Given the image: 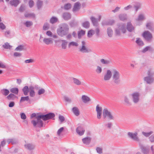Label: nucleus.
Wrapping results in <instances>:
<instances>
[{
    "instance_id": "1",
    "label": "nucleus",
    "mask_w": 154,
    "mask_h": 154,
    "mask_svg": "<svg viewBox=\"0 0 154 154\" xmlns=\"http://www.w3.org/2000/svg\"><path fill=\"white\" fill-rule=\"evenodd\" d=\"M69 27L66 23L62 24L57 30V33L59 36L63 37L69 33Z\"/></svg>"
},
{
    "instance_id": "2",
    "label": "nucleus",
    "mask_w": 154,
    "mask_h": 154,
    "mask_svg": "<svg viewBox=\"0 0 154 154\" xmlns=\"http://www.w3.org/2000/svg\"><path fill=\"white\" fill-rule=\"evenodd\" d=\"M112 80L113 83L116 85H119L121 83L120 74L119 71L116 69H113L112 70Z\"/></svg>"
},
{
    "instance_id": "3",
    "label": "nucleus",
    "mask_w": 154,
    "mask_h": 154,
    "mask_svg": "<svg viewBox=\"0 0 154 154\" xmlns=\"http://www.w3.org/2000/svg\"><path fill=\"white\" fill-rule=\"evenodd\" d=\"M40 115L37 116L36 117V120H32L31 121V123L33 124L34 127L39 128L45 127L43 122L41 120V119H42V118L40 117Z\"/></svg>"
},
{
    "instance_id": "4",
    "label": "nucleus",
    "mask_w": 154,
    "mask_h": 154,
    "mask_svg": "<svg viewBox=\"0 0 154 154\" xmlns=\"http://www.w3.org/2000/svg\"><path fill=\"white\" fill-rule=\"evenodd\" d=\"M147 76L144 78V81L146 84H151L153 83L154 80L153 73L149 69L147 72Z\"/></svg>"
},
{
    "instance_id": "5",
    "label": "nucleus",
    "mask_w": 154,
    "mask_h": 154,
    "mask_svg": "<svg viewBox=\"0 0 154 154\" xmlns=\"http://www.w3.org/2000/svg\"><path fill=\"white\" fill-rule=\"evenodd\" d=\"M132 101L135 104L138 103L140 101V94L138 92H135L131 95Z\"/></svg>"
},
{
    "instance_id": "6",
    "label": "nucleus",
    "mask_w": 154,
    "mask_h": 154,
    "mask_svg": "<svg viewBox=\"0 0 154 154\" xmlns=\"http://www.w3.org/2000/svg\"><path fill=\"white\" fill-rule=\"evenodd\" d=\"M86 43L85 41L82 42V46L79 48V51L82 53H88L91 51V50L85 46Z\"/></svg>"
},
{
    "instance_id": "7",
    "label": "nucleus",
    "mask_w": 154,
    "mask_h": 154,
    "mask_svg": "<svg viewBox=\"0 0 154 154\" xmlns=\"http://www.w3.org/2000/svg\"><path fill=\"white\" fill-rule=\"evenodd\" d=\"M103 116L104 119H106V117H107L110 120L114 119V117L111 114V113L108 111L107 108H105L103 109Z\"/></svg>"
},
{
    "instance_id": "8",
    "label": "nucleus",
    "mask_w": 154,
    "mask_h": 154,
    "mask_svg": "<svg viewBox=\"0 0 154 154\" xmlns=\"http://www.w3.org/2000/svg\"><path fill=\"white\" fill-rule=\"evenodd\" d=\"M40 118H42V119L45 121L52 119L54 118L55 115L54 113L50 112L45 115H40Z\"/></svg>"
},
{
    "instance_id": "9",
    "label": "nucleus",
    "mask_w": 154,
    "mask_h": 154,
    "mask_svg": "<svg viewBox=\"0 0 154 154\" xmlns=\"http://www.w3.org/2000/svg\"><path fill=\"white\" fill-rule=\"evenodd\" d=\"M142 35L145 40L147 42H150L152 38V34L148 31L144 32Z\"/></svg>"
},
{
    "instance_id": "10",
    "label": "nucleus",
    "mask_w": 154,
    "mask_h": 154,
    "mask_svg": "<svg viewBox=\"0 0 154 154\" xmlns=\"http://www.w3.org/2000/svg\"><path fill=\"white\" fill-rule=\"evenodd\" d=\"M137 135L138 133L137 132L134 133L131 132H128V135L129 137L134 141L138 142L140 141V140L137 137Z\"/></svg>"
},
{
    "instance_id": "11",
    "label": "nucleus",
    "mask_w": 154,
    "mask_h": 154,
    "mask_svg": "<svg viewBox=\"0 0 154 154\" xmlns=\"http://www.w3.org/2000/svg\"><path fill=\"white\" fill-rule=\"evenodd\" d=\"M139 146L141 149L142 152L144 154H148L150 151L149 147L147 146H145L143 144L140 143Z\"/></svg>"
},
{
    "instance_id": "12",
    "label": "nucleus",
    "mask_w": 154,
    "mask_h": 154,
    "mask_svg": "<svg viewBox=\"0 0 154 154\" xmlns=\"http://www.w3.org/2000/svg\"><path fill=\"white\" fill-rule=\"evenodd\" d=\"M112 76V72L109 70H107L106 72L104 75L103 77V80L104 81H108Z\"/></svg>"
},
{
    "instance_id": "13",
    "label": "nucleus",
    "mask_w": 154,
    "mask_h": 154,
    "mask_svg": "<svg viewBox=\"0 0 154 154\" xmlns=\"http://www.w3.org/2000/svg\"><path fill=\"white\" fill-rule=\"evenodd\" d=\"M81 6V4L79 2H77L75 3L72 9L73 11L74 12L79 11L80 8Z\"/></svg>"
},
{
    "instance_id": "14",
    "label": "nucleus",
    "mask_w": 154,
    "mask_h": 154,
    "mask_svg": "<svg viewBox=\"0 0 154 154\" xmlns=\"http://www.w3.org/2000/svg\"><path fill=\"white\" fill-rule=\"evenodd\" d=\"M85 131V129L81 126L78 127L76 129V132L80 136L83 135Z\"/></svg>"
},
{
    "instance_id": "15",
    "label": "nucleus",
    "mask_w": 154,
    "mask_h": 154,
    "mask_svg": "<svg viewBox=\"0 0 154 154\" xmlns=\"http://www.w3.org/2000/svg\"><path fill=\"white\" fill-rule=\"evenodd\" d=\"M117 29L122 31L123 33H125L126 32L125 25L123 23L119 24H118Z\"/></svg>"
},
{
    "instance_id": "16",
    "label": "nucleus",
    "mask_w": 154,
    "mask_h": 154,
    "mask_svg": "<svg viewBox=\"0 0 154 154\" xmlns=\"http://www.w3.org/2000/svg\"><path fill=\"white\" fill-rule=\"evenodd\" d=\"M127 29L129 32H131L134 30V28L132 25L131 22H128L127 23Z\"/></svg>"
},
{
    "instance_id": "17",
    "label": "nucleus",
    "mask_w": 154,
    "mask_h": 154,
    "mask_svg": "<svg viewBox=\"0 0 154 154\" xmlns=\"http://www.w3.org/2000/svg\"><path fill=\"white\" fill-rule=\"evenodd\" d=\"M26 149L29 150H32L34 149L35 147V145L32 143H28L24 145Z\"/></svg>"
},
{
    "instance_id": "18",
    "label": "nucleus",
    "mask_w": 154,
    "mask_h": 154,
    "mask_svg": "<svg viewBox=\"0 0 154 154\" xmlns=\"http://www.w3.org/2000/svg\"><path fill=\"white\" fill-rule=\"evenodd\" d=\"M62 17L65 20H67L71 19V15L69 13L65 12L63 14Z\"/></svg>"
},
{
    "instance_id": "19",
    "label": "nucleus",
    "mask_w": 154,
    "mask_h": 154,
    "mask_svg": "<svg viewBox=\"0 0 154 154\" xmlns=\"http://www.w3.org/2000/svg\"><path fill=\"white\" fill-rule=\"evenodd\" d=\"M22 91L25 96H27L28 95L29 91V88L28 86L26 85L22 89Z\"/></svg>"
},
{
    "instance_id": "20",
    "label": "nucleus",
    "mask_w": 154,
    "mask_h": 154,
    "mask_svg": "<svg viewBox=\"0 0 154 154\" xmlns=\"http://www.w3.org/2000/svg\"><path fill=\"white\" fill-rule=\"evenodd\" d=\"M29 96L31 97H34L35 95V93L34 91V87L32 86H30L29 87Z\"/></svg>"
},
{
    "instance_id": "21",
    "label": "nucleus",
    "mask_w": 154,
    "mask_h": 154,
    "mask_svg": "<svg viewBox=\"0 0 154 154\" xmlns=\"http://www.w3.org/2000/svg\"><path fill=\"white\" fill-rule=\"evenodd\" d=\"M147 51H149L150 52H152L153 51V48L150 46H146L142 50L141 52L143 53H145Z\"/></svg>"
},
{
    "instance_id": "22",
    "label": "nucleus",
    "mask_w": 154,
    "mask_h": 154,
    "mask_svg": "<svg viewBox=\"0 0 154 154\" xmlns=\"http://www.w3.org/2000/svg\"><path fill=\"white\" fill-rule=\"evenodd\" d=\"M43 42L47 45H48L53 43L52 39L51 38H44L43 40Z\"/></svg>"
},
{
    "instance_id": "23",
    "label": "nucleus",
    "mask_w": 154,
    "mask_h": 154,
    "mask_svg": "<svg viewBox=\"0 0 154 154\" xmlns=\"http://www.w3.org/2000/svg\"><path fill=\"white\" fill-rule=\"evenodd\" d=\"M72 111L76 116H78L79 115V111L77 107H73L72 109Z\"/></svg>"
},
{
    "instance_id": "24",
    "label": "nucleus",
    "mask_w": 154,
    "mask_h": 154,
    "mask_svg": "<svg viewBox=\"0 0 154 154\" xmlns=\"http://www.w3.org/2000/svg\"><path fill=\"white\" fill-rule=\"evenodd\" d=\"M91 140V138L88 137L84 138L82 139L83 143L87 145H88L90 143Z\"/></svg>"
},
{
    "instance_id": "25",
    "label": "nucleus",
    "mask_w": 154,
    "mask_h": 154,
    "mask_svg": "<svg viewBox=\"0 0 154 154\" xmlns=\"http://www.w3.org/2000/svg\"><path fill=\"white\" fill-rule=\"evenodd\" d=\"M10 3L11 6L16 7L19 4V2L18 0H12L10 1Z\"/></svg>"
},
{
    "instance_id": "26",
    "label": "nucleus",
    "mask_w": 154,
    "mask_h": 154,
    "mask_svg": "<svg viewBox=\"0 0 154 154\" xmlns=\"http://www.w3.org/2000/svg\"><path fill=\"white\" fill-rule=\"evenodd\" d=\"M17 97L14 94L11 93L7 96V98L9 100H14Z\"/></svg>"
},
{
    "instance_id": "27",
    "label": "nucleus",
    "mask_w": 154,
    "mask_h": 154,
    "mask_svg": "<svg viewBox=\"0 0 154 154\" xmlns=\"http://www.w3.org/2000/svg\"><path fill=\"white\" fill-rule=\"evenodd\" d=\"M90 19L94 26H97L98 20L97 19L93 17H92L90 18Z\"/></svg>"
},
{
    "instance_id": "28",
    "label": "nucleus",
    "mask_w": 154,
    "mask_h": 154,
    "mask_svg": "<svg viewBox=\"0 0 154 154\" xmlns=\"http://www.w3.org/2000/svg\"><path fill=\"white\" fill-rule=\"evenodd\" d=\"M141 6V4L139 2L136 3L134 6V9L136 12L138 10L140 9Z\"/></svg>"
},
{
    "instance_id": "29",
    "label": "nucleus",
    "mask_w": 154,
    "mask_h": 154,
    "mask_svg": "<svg viewBox=\"0 0 154 154\" xmlns=\"http://www.w3.org/2000/svg\"><path fill=\"white\" fill-rule=\"evenodd\" d=\"M136 39V42L139 46H142L144 45L143 41L140 38H137Z\"/></svg>"
},
{
    "instance_id": "30",
    "label": "nucleus",
    "mask_w": 154,
    "mask_h": 154,
    "mask_svg": "<svg viewBox=\"0 0 154 154\" xmlns=\"http://www.w3.org/2000/svg\"><path fill=\"white\" fill-rule=\"evenodd\" d=\"M62 42L61 47L63 49H66V48L67 45L68 43V42L66 40H61Z\"/></svg>"
},
{
    "instance_id": "31",
    "label": "nucleus",
    "mask_w": 154,
    "mask_h": 154,
    "mask_svg": "<svg viewBox=\"0 0 154 154\" xmlns=\"http://www.w3.org/2000/svg\"><path fill=\"white\" fill-rule=\"evenodd\" d=\"M82 99L84 103H86L90 101V98L87 96L85 95H83L82 96Z\"/></svg>"
},
{
    "instance_id": "32",
    "label": "nucleus",
    "mask_w": 154,
    "mask_h": 154,
    "mask_svg": "<svg viewBox=\"0 0 154 154\" xmlns=\"http://www.w3.org/2000/svg\"><path fill=\"white\" fill-rule=\"evenodd\" d=\"M10 91L12 94L17 95L18 93L19 89L17 88H13L10 89Z\"/></svg>"
},
{
    "instance_id": "33",
    "label": "nucleus",
    "mask_w": 154,
    "mask_h": 154,
    "mask_svg": "<svg viewBox=\"0 0 154 154\" xmlns=\"http://www.w3.org/2000/svg\"><path fill=\"white\" fill-rule=\"evenodd\" d=\"M1 93L3 95L6 96L9 93V91L7 89H3L1 91Z\"/></svg>"
},
{
    "instance_id": "34",
    "label": "nucleus",
    "mask_w": 154,
    "mask_h": 154,
    "mask_svg": "<svg viewBox=\"0 0 154 154\" xmlns=\"http://www.w3.org/2000/svg\"><path fill=\"white\" fill-rule=\"evenodd\" d=\"M82 26L83 27L86 29H88L90 27V23L89 21H86L82 23Z\"/></svg>"
},
{
    "instance_id": "35",
    "label": "nucleus",
    "mask_w": 154,
    "mask_h": 154,
    "mask_svg": "<svg viewBox=\"0 0 154 154\" xmlns=\"http://www.w3.org/2000/svg\"><path fill=\"white\" fill-rule=\"evenodd\" d=\"M2 46L4 49H11L12 47V46L10 45L7 42L5 43Z\"/></svg>"
},
{
    "instance_id": "36",
    "label": "nucleus",
    "mask_w": 154,
    "mask_h": 154,
    "mask_svg": "<svg viewBox=\"0 0 154 154\" xmlns=\"http://www.w3.org/2000/svg\"><path fill=\"white\" fill-rule=\"evenodd\" d=\"M119 17L120 20L124 21L127 19V15L125 14H121L119 15Z\"/></svg>"
},
{
    "instance_id": "37",
    "label": "nucleus",
    "mask_w": 154,
    "mask_h": 154,
    "mask_svg": "<svg viewBox=\"0 0 154 154\" xmlns=\"http://www.w3.org/2000/svg\"><path fill=\"white\" fill-rule=\"evenodd\" d=\"M58 21L57 18L55 17H52L50 20V22L52 24H54L57 22Z\"/></svg>"
},
{
    "instance_id": "38",
    "label": "nucleus",
    "mask_w": 154,
    "mask_h": 154,
    "mask_svg": "<svg viewBox=\"0 0 154 154\" xmlns=\"http://www.w3.org/2000/svg\"><path fill=\"white\" fill-rule=\"evenodd\" d=\"M30 101L29 98V96L21 97L20 100V102L22 103L25 101Z\"/></svg>"
},
{
    "instance_id": "39",
    "label": "nucleus",
    "mask_w": 154,
    "mask_h": 154,
    "mask_svg": "<svg viewBox=\"0 0 154 154\" xmlns=\"http://www.w3.org/2000/svg\"><path fill=\"white\" fill-rule=\"evenodd\" d=\"M23 24L27 27H30L33 24V22L30 21H26Z\"/></svg>"
},
{
    "instance_id": "40",
    "label": "nucleus",
    "mask_w": 154,
    "mask_h": 154,
    "mask_svg": "<svg viewBox=\"0 0 154 154\" xmlns=\"http://www.w3.org/2000/svg\"><path fill=\"white\" fill-rule=\"evenodd\" d=\"M94 33L95 31L94 30L92 29L89 30L88 32V37L89 38L91 37Z\"/></svg>"
},
{
    "instance_id": "41",
    "label": "nucleus",
    "mask_w": 154,
    "mask_h": 154,
    "mask_svg": "<svg viewBox=\"0 0 154 154\" xmlns=\"http://www.w3.org/2000/svg\"><path fill=\"white\" fill-rule=\"evenodd\" d=\"M43 5V2L40 0H38L36 5L38 10H39L42 7Z\"/></svg>"
},
{
    "instance_id": "42",
    "label": "nucleus",
    "mask_w": 154,
    "mask_h": 154,
    "mask_svg": "<svg viewBox=\"0 0 154 154\" xmlns=\"http://www.w3.org/2000/svg\"><path fill=\"white\" fill-rule=\"evenodd\" d=\"M145 18L143 14H140L138 17V18L136 19L137 21H142L145 19Z\"/></svg>"
},
{
    "instance_id": "43",
    "label": "nucleus",
    "mask_w": 154,
    "mask_h": 154,
    "mask_svg": "<svg viewBox=\"0 0 154 154\" xmlns=\"http://www.w3.org/2000/svg\"><path fill=\"white\" fill-rule=\"evenodd\" d=\"M72 80L73 83L77 85H79L81 84V82L78 79L73 78Z\"/></svg>"
},
{
    "instance_id": "44",
    "label": "nucleus",
    "mask_w": 154,
    "mask_h": 154,
    "mask_svg": "<svg viewBox=\"0 0 154 154\" xmlns=\"http://www.w3.org/2000/svg\"><path fill=\"white\" fill-rule=\"evenodd\" d=\"M124 101L127 105L128 106L131 105V103L129 101V98L127 96H125L124 97Z\"/></svg>"
},
{
    "instance_id": "45",
    "label": "nucleus",
    "mask_w": 154,
    "mask_h": 154,
    "mask_svg": "<svg viewBox=\"0 0 154 154\" xmlns=\"http://www.w3.org/2000/svg\"><path fill=\"white\" fill-rule=\"evenodd\" d=\"M107 33L109 37H112L113 32L112 29L110 27H109L107 29Z\"/></svg>"
},
{
    "instance_id": "46",
    "label": "nucleus",
    "mask_w": 154,
    "mask_h": 154,
    "mask_svg": "<svg viewBox=\"0 0 154 154\" xmlns=\"http://www.w3.org/2000/svg\"><path fill=\"white\" fill-rule=\"evenodd\" d=\"M7 142L8 144L11 143L12 144H15L17 143V141L13 139H8L7 140Z\"/></svg>"
},
{
    "instance_id": "47",
    "label": "nucleus",
    "mask_w": 154,
    "mask_h": 154,
    "mask_svg": "<svg viewBox=\"0 0 154 154\" xmlns=\"http://www.w3.org/2000/svg\"><path fill=\"white\" fill-rule=\"evenodd\" d=\"M24 47L23 45H20L15 48V50L16 51H22L24 50Z\"/></svg>"
},
{
    "instance_id": "48",
    "label": "nucleus",
    "mask_w": 154,
    "mask_h": 154,
    "mask_svg": "<svg viewBox=\"0 0 154 154\" xmlns=\"http://www.w3.org/2000/svg\"><path fill=\"white\" fill-rule=\"evenodd\" d=\"M24 16L26 17H32L34 18L35 17V15L34 13L25 14Z\"/></svg>"
},
{
    "instance_id": "49",
    "label": "nucleus",
    "mask_w": 154,
    "mask_h": 154,
    "mask_svg": "<svg viewBox=\"0 0 154 154\" xmlns=\"http://www.w3.org/2000/svg\"><path fill=\"white\" fill-rule=\"evenodd\" d=\"M85 31L82 30L79 31L78 33V37L79 38H80L82 35H84L85 34Z\"/></svg>"
},
{
    "instance_id": "50",
    "label": "nucleus",
    "mask_w": 154,
    "mask_h": 154,
    "mask_svg": "<svg viewBox=\"0 0 154 154\" xmlns=\"http://www.w3.org/2000/svg\"><path fill=\"white\" fill-rule=\"evenodd\" d=\"M71 7V4L70 3H67L65 4L64 6V8L66 10H68L70 9Z\"/></svg>"
},
{
    "instance_id": "51",
    "label": "nucleus",
    "mask_w": 154,
    "mask_h": 154,
    "mask_svg": "<svg viewBox=\"0 0 154 154\" xmlns=\"http://www.w3.org/2000/svg\"><path fill=\"white\" fill-rule=\"evenodd\" d=\"M71 46L77 47L78 46V44L76 42H70L68 45L69 48H70Z\"/></svg>"
},
{
    "instance_id": "52",
    "label": "nucleus",
    "mask_w": 154,
    "mask_h": 154,
    "mask_svg": "<svg viewBox=\"0 0 154 154\" xmlns=\"http://www.w3.org/2000/svg\"><path fill=\"white\" fill-rule=\"evenodd\" d=\"M153 133V132L152 131H150L148 133H146L144 131H143L142 133V134H143L145 137H149Z\"/></svg>"
},
{
    "instance_id": "53",
    "label": "nucleus",
    "mask_w": 154,
    "mask_h": 154,
    "mask_svg": "<svg viewBox=\"0 0 154 154\" xmlns=\"http://www.w3.org/2000/svg\"><path fill=\"white\" fill-rule=\"evenodd\" d=\"M101 62L103 64H108L110 63V61L108 60H105L103 59L100 60Z\"/></svg>"
},
{
    "instance_id": "54",
    "label": "nucleus",
    "mask_w": 154,
    "mask_h": 154,
    "mask_svg": "<svg viewBox=\"0 0 154 154\" xmlns=\"http://www.w3.org/2000/svg\"><path fill=\"white\" fill-rule=\"evenodd\" d=\"M95 32L96 34V36L97 37H98L100 35V29L99 27H97L94 31Z\"/></svg>"
},
{
    "instance_id": "55",
    "label": "nucleus",
    "mask_w": 154,
    "mask_h": 154,
    "mask_svg": "<svg viewBox=\"0 0 154 154\" xmlns=\"http://www.w3.org/2000/svg\"><path fill=\"white\" fill-rule=\"evenodd\" d=\"M102 71V69L101 67L98 66L97 67V68L96 69V72L98 74H100L101 73Z\"/></svg>"
},
{
    "instance_id": "56",
    "label": "nucleus",
    "mask_w": 154,
    "mask_h": 154,
    "mask_svg": "<svg viewBox=\"0 0 154 154\" xmlns=\"http://www.w3.org/2000/svg\"><path fill=\"white\" fill-rule=\"evenodd\" d=\"M35 60L33 59H29L26 60H25L24 62L25 63H32L34 62Z\"/></svg>"
},
{
    "instance_id": "57",
    "label": "nucleus",
    "mask_w": 154,
    "mask_h": 154,
    "mask_svg": "<svg viewBox=\"0 0 154 154\" xmlns=\"http://www.w3.org/2000/svg\"><path fill=\"white\" fill-rule=\"evenodd\" d=\"M96 111L97 112H102V108L100 106L99 104L97 105L96 107Z\"/></svg>"
},
{
    "instance_id": "58",
    "label": "nucleus",
    "mask_w": 154,
    "mask_h": 154,
    "mask_svg": "<svg viewBox=\"0 0 154 154\" xmlns=\"http://www.w3.org/2000/svg\"><path fill=\"white\" fill-rule=\"evenodd\" d=\"M152 24L151 22L147 23L146 24V27L148 29H152Z\"/></svg>"
},
{
    "instance_id": "59",
    "label": "nucleus",
    "mask_w": 154,
    "mask_h": 154,
    "mask_svg": "<svg viewBox=\"0 0 154 154\" xmlns=\"http://www.w3.org/2000/svg\"><path fill=\"white\" fill-rule=\"evenodd\" d=\"M45 92V90L43 88H41L39 89L38 91V94L39 95H40L42 94H43Z\"/></svg>"
},
{
    "instance_id": "60",
    "label": "nucleus",
    "mask_w": 154,
    "mask_h": 154,
    "mask_svg": "<svg viewBox=\"0 0 154 154\" xmlns=\"http://www.w3.org/2000/svg\"><path fill=\"white\" fill-rule=\"evenodd\" d=\"M49 28V24L48 23H45L43 26V29L46 30L48 29Z\"/></svg>"
},
{
    "instance_id": "61",
    "label": "nucleus",
    "mask_w": 154,
    "mask_h": 154,
    "mask_svg": "<svg viewBox=\"0 0 154 154\" xmlns=\"http://www.w3.org/2000/svg\"><path fill=\"white\" fill-rule=\"evenodd\" d=\"M97 152L99 154L102 153V149L100 147H97L96 149Z\"/></svg>"
},
{
    "instance_id": "62",
    "label": "nucleus",
    "mask_w": 154,
    "mask_h": 154,
    "mask_svg": "<svg viewBox=\"0 0 154 154\" xmlns=\"http://www.w3.org/2000/svg\"><path fill=\"white\" fill-rule=\"evenodd\" d=\"M29 4L30 8H32L34 5V2L32 0H30L29 2Z\"/></svg>"
},
{
    "instance_id": "63",
    "label": "nucleus",
    "mask_w": 154,
    "mask_h": 154,
    "mask_svg": "<svg viewBox=\"0 0 154 154\" xmlns=\"http://www.w3.org/2000/svg\"><path fill=\"white\" fill-rule=\"evenodd\" d=\"M112 124L111 122H109L107 124H105V126H106L107 128L109 129H111Z\"/></svg>"
},
{
    "instance_id": "64",
    "label": "nucleus",
    "mask_w": 154,
    "mask_h": 154,
    "mask_svg": "<svg viewBox=\"0 0 154 154\" xmlns=\"http://www.w3.org/2000/svg\"><path fill=\"white\" fill-rule=\"evenodd\" d=\"M0 28L2 30H4L6 28V26L2 23H0Z\"/></svg>"
}]
</instances>
